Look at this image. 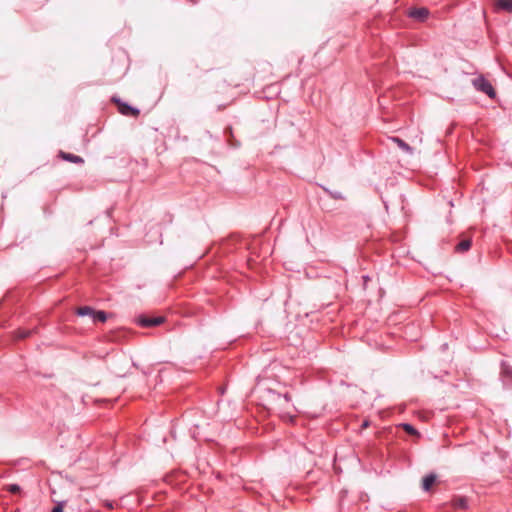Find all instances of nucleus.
<instances>
[{
  "instance_id": "1",
  "label": "nucleus",
  "mask_w": 512,
  "mask_h": 512,
  "mask_svg": "<svg viewBox=\"0 0 512 512\" xmlns=\"http://www.w3.org/2000/svg\"><path fill=\"white\" fill-rule=\"evenodd\" d=\"M473 86L477 91H480L487 96H489L491 99L496 97V91L493 88L492 84L486 80L483 76H479L475 79H473Z\"/></svg>"
},
{
  "instance_id": "2",
  "label": "nucleus",
  "mask_w": 512,
  "mask_h": 512,
  "mask_svg": "<svg viewBox=\"0 0 512 512\" xmlns=\"http://www.w3.org/2000/svg\"><path fill=\"white\" fill-rule=\"evenodd\" d=\"M112 101L115 102L118 105V111L125 116H138L140 111L139 109L132 107L126 102L121 101V99L117 97H113Z\"/></svg>"
},
{
  "instance_id": "3",
  "label": "nucleus",
  "mask_w": 512,
  "mask_h": 512,
  "mask_svg": "<svg viewBox=\"0 0 512 512\" xmlns=\"http://www.w3.org/2000/svg\"><path fill=\"white\" fill-rule=\"evenodd\" d=\"M163 317H149L141 315L138 318V324L142 327H156L163 322Z\"/></svg>"
},
{
  "instance_id": "4",
  "label": "nucleus",
  "mask_w": 512,
  "mask_h": 512,
  "mask_svg": "<svg viewBox=\"0 0 512 512\" xmlns=\"http://www.w3.org/2000/svg\"><path fill=\"white\" fill-rule=\"evenodd\" d=\"M501 378L506 387H512V367L505 362L501 364Z\"/></svg>"
},
{
  "instance_id": "5",
  "label": "nucleus",
  "mask_w": 512,
  "mask_h": 512,
  "mask_svg": "<svg viewBox=\"0 0 512 512\" xmlns=\"http://www.w3.org/2000/svg\"><path fill=\"white\" fill-rule=\"evenodd\" d=\"M429 15V11L427 8L421 7V8H414L409 12V16L419 20L424 21Z\"/></svg>"
},
{
  "instance_id": "6",
  "label": "nucleus",
  "mask_w": 512,
  "mask_h": 512,
  "mask_svg": "<svg viewBox=\"0 0 512 512\" xmlns=\"http://www.w3.org/2000/svg\"><path fill=\"white\" fill-rule=\"evenodd\" d=\"M391 141L397 144V146L407 154H413V148L399 137H391Z\"/></svg>"
},
{
  "instance_id": "7",
  "label": "nucleus",
  "mask_w": 512,
  "mask_h": 512,
  "mask_svg": "<svg viewBox=\"0 0 512 512\" xmlns=\"http://www.w3.org/2000/svg\"><path fill=\"white\" fill-rule=\"evenodd\" d=\"M60 157L64 159L65 161L76 163V164H82L84 163V159L78 155L66 153V152H60Z\"/></svg>"
},
{
  "instance_id": "8",
  "label": "nucleus",
  "mask_w": 512,
  "mask_h": 512,
  "mask_svg": "<svg viewBox=\"0 0 512 512\" xmlns=\"http://www.w3.org/2000/svg\"><path fill=\"white\" fill-rule=\"evenodd\" d=\"M435 482H436L435 474L430 473V474L426 475L422 481V489L424 491H429Z\"/></svg>"
},
{
  "instance_id": "9",
  "label": "nucleus",
  "mask_w": 512,
  "mask_h": 512,
  "mask_svg": "<svg viewBox=\"0 0 512 512\" xmlns=\"http://www.w3.org/2000/svg\"><path fill=\"white\" fill-rule=\"evenodd\" d=\"M472 241L471 239H463L455 246V252L464 253L471 248Z\"/></svg>"
},
{
  "instance_id": "10",
  "label": "nucleus",
  "mask_w": 512,
  "mask_h": 512,
  "mask_svg": "<svg viewBox=\"0 0 512 512\" xmlns=\"http://www.w3.org/2000/svg\"><path fill=\"white\" fill-rule=\"evenodd\" d=\"M453 507L456 509H466L468 508V499L466 497H456L452 501Z\"/></svg>"
},
{
  "instance_id": "11",
  "label": "nucleus",
  "mask_w": 512,
  "mask_h": 512,
  "mask_svg": "<svg viewBox=\"0 0 512 512\" xmlns=\"http://www.w3.org/2000/svg\"><path fill=\"white\" fill-rule=\"evenodd\" d=\"M496 6L498 9L512 13V0H497Z\"/></svg>"
},
{
  "instance_id": "12",
  "label": "nucleus",
  "mask_w": 512,
  "mask_h": 512,
  "mask_svg": "<svg viewBox=\"0 0 512 512\" xmlns=\"http://www.w3.org/2000/svg\"><path fill=\"white\" fill-rule=\"evenodd\" d=\"M92 320L94 323H96V322L104 323L107 320V313L103 310H95L93 313Z\"/></svg>"
},
{
  "instance_id": "13",
  "label": "nucleus",
  "mask_w": 512,
  "mask_h": 512,
  "mask_svg": "<svg viewBox=\"0 0 512 512\" xmlns=\"http://www.w3.org/2000/svg\"><path fill=\"white\" fill-rule=\"evenodd\" d=\"M94 311L95 309L90 306H82L77 309L76 313L78 316H90L92 318Z\"/></svg>"
},
{
  "instance_id": "14",
  "label": "nucleus",
  "mask_w": 512,
  "mask_h": 512,
  "mask_svg": "<svg viewBox=\"0 0 512 512\" xmlns=\"http://www.w3.org/2000/svg\"><path fill=\"white\" fill-rule=\"evenodd\" d=\"M400 426L409 435H412V436H418L419 435V432L417 431V429L413 425H411L409 423H402V424H400Z\"/></svg>"
},
{
  "instance_id": "15",
  "label": "nucleus",
  "mask_w": 512,
  "mask_h": 512,
  "mask_svg": "<svg viewBox=\"0 0 512 512\" xmlns=\"http://www.w3.org/2000/svg\"><path fill=\"white\" fill-rule=\"evenodd\" d=\"M324 191L333 199H336V200L344 199V196L339 191H331V190H329L327 188H324Z\"/></svg>"
},
{
  "instance_id": "16",
  "label": "nucleus",
  "mask_w": 512,
  "mask_h": 512,
  "mask_svg": "<svg viewBox=\"0 0 512 512\" xmlns=\"http://www.w3.org/2000/svg\"><path fill=\"white\" fill-rule=\"evenodd\" d=\"M6 491H8L12 494H17L21 491V488L18 484H8L6 486Z\"/></svg>"
},
{
  "instance_id": "17",
  "label": "nucleus",
  "mask_w": 512,
  "mask_h": 512,
  "mask_svg": "<svg viewBox=\"0 0 512 512\" xmlns=\"http://www.w3.org/2000/svg\"><path fill=\"white\" fill-rule=\"evenodd\" d=\"M30 334H31L30 330H19L17 333V337L20 339H25V338L29 337Z\"/></svg>"
},
{
  "instance_id": "18",
  "label": "nucleus",
  "mask_w": 512,
  "mask_h": 512,
  "mask_svg": "<svg viewBox=\"0 0 512 512\" xmlns=\"http://www.w3.org/2000/svg\"><path fill=\"white\" fill-rule=\"evenodd\" d=\"M64 505H65L64 501L58 502L56 504V506L53 507L51 512H63Z\"/></svg>"
},
{
  "instance_id": "19",
  "label": "nucleus",
  "mask_w": 512,
  "mask_h": 512,
  "mask_svg": "<svg viewBox=\"0 0 512 512\" xmlns=\"http://www.w3.org/2000/svg\"><path fill=\"white\" fill-rule=\"evenodd\" d=\"M103 505H104V507H106V508H107V509H109V510L114 509V502H112V501H110V500H105V501L103 502Z\"/></svg>"
},
{
  "instance_id": "20",
  "label": "nucleus",
  "mask_w": 512,
  "mask_h": 512,
  "mask_svg": "<svg viewBox=\"0 0 512 512\" xmlns=\"http://www.w3.org/2000/svg\"><path fill=\"white\" fill-rule=\"evenodd\" d=\"M283 397H284V399H285L287 402H289V401L291 400V396H290L288 393L284 394V396H283Z\"/></svg>"
},
{
  "instance_id": "21",
  "label": "nucleus",
  "mask_w": 512,
  "mask_h": 512,
  "mask_svg": "<svg viewBox=\"0 0 512 512\" xmlns=\"http://www.w3.org/2000/svg\"><path fill=\"white\" fill-rule=\"evenodd\" d=\"M369 426V422L366 420L362 423L361 427L362 428H367Z\"/></svg>"
},
{
  "instance_id": "22",
  "label": "nucleus",
  "mask_w": 512,
  "mask_h": 512,
  "mask_svg": "<svg viewBox=\"0 0 512 512\" xmlns=\"http://www.w3.org/2000/svg\"><path fill=\"white\" fill-rule=\"evenodd\" d=\"M228 133H232V129L230 127L225 129V134L227 135Z\"/></svg>"
},
{
  "instance_id": "23",
  "label": "nucleus",
  "mask_w": 512,
  "mask_h": 512,
  "mask_svg": "<svg viewBox=\"0 0 512 512\" xmlns=\"http://www.w3.org/2000/svg\"><path fill=\"white\" fill-rule=\"evenodd\" d=\"M363 280H364V282H367L369 280V276L368 275L363 276Z\"/></svg>"
}]
</instances>
